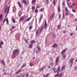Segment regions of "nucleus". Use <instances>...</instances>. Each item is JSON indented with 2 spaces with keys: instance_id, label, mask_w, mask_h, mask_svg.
<instances>
[{
  "instance_id": "obj_1",
  "label": "nucleus",
  "mask_w": 77,
  "mask_h": 77,
  "mask_svg": "<svg viewBox=\"0 0 77 77\" xmlns=\"http://www.w3.org/2000/svg\"><path fill=\"white\" fill-rule=\"evenodd\" d=\"M22 3H23L25 6V5H29V2L28 1H26V0H23L22 1Z\"/></svg>"
},
{
  "instance_id": "obj_2",
  "label": "nucleus",
  "mask_w": 77,
  "mask_h": 77,
  "mask_svg": "<svg viewBox=\"0 0 77 77\" xmlns=\"http://www.w3.org/2000/svg\"><path fill=\"white\" fill-rule=\"evenodd\" d=\"M44 26H43L42 28L40 29V30L39 31L40 35L41 34V32H42V31L44 30Z\"/></svg>"
},
{
  "instance_id": "obj_3",
  "label": "nucleus",
  "mask_w": 77,
  "mask_h": 77,
  "mask_svg": "<svg viewBox=\"0 0 77 77\" xmlns=\"http://www.w3.org/2000/svg\"><path fill=\"white\" fill-rule=\"evenodd\" d=\"M67 50L66 48L64 50H63V51L61 52V54H63L66 52V51Z\"/></svg>"
},
{
  "instance_id": "obj_4",
  "label": "nucleus",
  "mask_w": 77,
  "mask_h": 77,
  "mask_svg": "<svg viewBox=\"0 0 77 77\" xmlns=\"http://www.w3.org/2000/svg\"><path fill=\"white\" fill-rule=\"evenodd\" d=\"M62 58H63V59L64 60L65 59H66V56L65 54H63L62 55Z\"/></svg>"
},
{
  "instance_id": "obj_5",
  "label": "nucleus",
  "mask_w": 77,
  "mask_h": 77,
  "mask_svg": "<svg viewBox=\"0 0 77 77\" xmlns=\"http://www.w3.org/2000/svg\"><path fill=\"white\" fill-rule=\"evenodd\" d=\"M59 57H57L56 59V60H55V65H57V62H58V60H59Z\"/></svg>"
},
{
  "instance_id": "obj_6",
  "label": "nucleus",
  "mask_w": 77,
  "mask_h": 77,
  "mask_svg": "<svg viewBox=\"0 0 77 77\" xmlns=\"http://www.w3.org/2000/svg\"><path fill=\"white\" fill-rule=\"evenodd\" d=\"M33 43H30L29 44V48H33Z\"/></svg>"
},
{
  "instance_id": "obj_7",
  "label": "nucleus",
  "mask_w": 77,
  "mask_h": 77,
  "mask_svg": "<svg viewBox=\"0 0 77 77\" xmlns=\"http://www.w3.org/2000/svg\"><path fill=\"white\" fill-rule=\"evenodd\" d=\"M1 63L3 65H4V66H5V62L4 61V60H1Z\"/></svg>"
},
{
  "instance_id": "obj_8",
  "label": "nucleus",
  "mask_w": 77,
  "mask_h": 77,
  "mask_svg": "<svg viewBox=\"0 0 77 77\" xmlns=\"http://www.w3.org/2000/svg\"><path fill=\"white\" fill-rule=\"evenodd\" d=\"M47 26V21H45L44 24V29H45L46 27Z\"/></svg>"
},
{
  "instance_id": "obj_9",
  "label": "nucleus",
  "mask_w": 77,
  "mask_h": 77,
  "mask_svg": "<svg viewBox=\"0 0 77 77\" xmlns=\"http://www.w3.org/2000/svg\"><path fill=\"white\" fill-rule=\"evenodd\" d=\"M17 4H18V5H19V6L20 8H22L23 7V6L21 5V3L20 2H17Z\"/></svg>"
},
{
  "instance_id": "obj_10",
  "label": "nucleus",
  "mask_w": 77,
  "mask_h": 77,
  "mask_svg": "<svg viewBox=\"0 0 77 77\" xmlns=\"http://www.w3.org/2000/svg\"><path fill=\"white\" fill-rule=\"evenodd\" d=\"M57 11L59 12V13H60V5H59L58 7L57 8Z\"/></svg>"
},
{
  "instance_id": "obj_11",
  "label": "nucleus",
  "mask_w": 77,
  "mask_h": 77,
  "mask_svg": "<svg viewBox=\"0 0 77 77\" xmlns=\"http://www.w3.org/2000/svg\"><path fill=\"white\" fill-rule=\"evenodd\" d=\"M52 46L54 48H55V47H57L58 45L56 44H54Z\"/></svg>"
},
{
  "instance_id": "obj_12",
  "label": "nucleus",
  "mask_w": 77,
  "mask_h": 77,
  "mask_svg": "<svg viewBox=\"0 0 77 77\" xmlns=\"http://www.w3.org/2000/svg\"><path fill=\"white\" fill-rule=\"evenodd\" d=\"M14 51L15 52V53H19L20 52V50L18 49H15L14 50Z\"/></svg>"
},
{
  "instance_id": "obj_13",
  "label": "nucleus",
  "mask_w": 77,
  "mask_h": 77,
  "mask_svg": "<svg viewBox=\"0 0 77 77\" xmlns=\"http://www.w3.org/2000/svg\"><path fill=\"white\" fill-rule=\"evenodd\" d=\"M50 75V73H47L46 74V75H43V77H48V76Z\"/></svg>"
},
{
  "instance_id": "obj_14",
  "label": "nucleus",
  "mask_w": 77,
  "mask_h": 77,
  "mask_svg": "<svg viewBox=\"0 0 77 77\" xmlns=\"http://www.w3.org/2000/svg\"><path fill=\"white\" fill-rule=\"evenodd\" d=\"M32 16H31L30 17H29V18L27 19L26 20V21H29V20L32 18Z\"/></svg>"
},
{
  "instance_id": "obj_15",
  "label": "nucleus",
  "mask_w": 77,
  "mask_h": 77,
  "mask_svg": "<svg viewBox=\"0 0 77 77\" xmlns=\"http://www.w3.org/2000/svg\"><path fill=\"white\" fill-rule=\"evenodd\" d=\"M24 19V16H22L20 17L19 20V21H21V20H22Z\"/></svg>"
},
{
  "instance_id": "obj_16",
  "label": "nucleus",
  "mask_w": 77,
  "mask_h": 77,
  "mask_svg": "<svg viewBox=\"0 0 77 77\" xmlns=\"http://www.w3.org/2000/svg\"><path fill=\"white\" fill-rule=\"evenodd\" d=\"M21 71V70H19L17 71V72H16L15 74H19L20 72Z\"/></svg>"
},
{
  "instance_id": "obj_17",
  "label": "nucleus",
  "mask_w": 77,
  "mask_h": 77,
  "mask_svg": "<svg viewBox=\"0 0 77 77\" xmlns=\"http://www.w3.org/2000/svg\"><path fill=\"white\" fill-rule=\"evenodd\" d=\"M35 2H36V0H32V4L33 5V4H35Z\"/></svg>"
},
{
  "instance_id": "obj_18",
  "label": "nucleus",
  "mask_w": 77,
  "mask_h": 77,
  "mask_svg": "<svg viewBox=\"0 0 77 77\" xmlns=\"http://www.w3.org/2000/svg\"><path fill=\"white\" fill-rule=\"evenodd\" d=\"M37 47L38 49V50H39V51H41V48H40V47L39 46H37Z\"/></svg>"
},
{
  "instance_id": "obj_19",
  "label": "nucleus",
  "mask_w": 77,
  "mask_h": 77,
  "mask_svg": "<svg viewBox=\"0 0 77 77\" xmlns=\"http://www.w3.org/2000/svg\"><path fill=\"white\" fill-rule=\"evenodd\" d=\"M65 65H64L63 66L62 68V69H61V71H62L65 69Z\"/></svg>"
},
{
  "instance_id": "obj_20",
  "label": "nucleus",
  "mask_w": 77,
  "mask_h": 77,
  "mask_svg": "<svg viewBox=\"0 0 77 77\" xmlns=\"http://www.w3.org/2000/svg\"><path fill=\"white\" fill-rule=\"evenodd\" d=\"M45 68V66H43L40 69V71H43V70H44V69Z\"/></svg>"
},
{
  "instance_id": "obj_21",
  "label": "nucleus",
  "mask_w": 77,
  "mask_h": 77,
  "mask_svg": "<svg viewBox=\"0 0 77 77\" xmlns=\"http://www.w3.org/2000/svg\"><path fill=\"white\" fill-rule=\"evenodd\" d=\"M62 73H60L59 75H58V77H62Z\"/></svg>"
},
{
  "instance_id": "obj_22",
  "label": "nucleus",
  "mask_w": 77,
  "mask_h": 77,
  "mask_svg": "<svg viewBox=\"0 0 77 77\" xmlns=\"http://www.w3.org/2000/svg\"><path fill=\"white\" fill-rule=\"evenodd\" d=\"M35 40H32V41L31 42V44H35Z\"/></svg>"
},
{
  "instance_id": "obj_23",
  "label": "nucleus",
  "mask_w": 77,
  "mask_h": 77,
  "mask_svg": "<svg viewBox=\"0 0 77 77\" xmlns=\"http://www.w3.org/2000/svg\"><path fill=\"white\" fill-rule=\"evenodd\" d=\"M60 66H59L58 68L57 69V71H60Z\"/></svg>"
},
{
  "instance_id": "obj_24",
  "label": "nucleus",
  "mask_w": 77,
  "mask_h": 77,
  "mask_svg": "<svg viewBox=\"0 0 77 77\" xmlns=\"http://www.w3.org/2000/svg\"><path fill=\"white\" fill-rule=\"evenodd\" d=\"M52 69L54 72H56V68H53Z\"/></svg>"
},
{
  "instance_id": "obj_25",
  "label": "nucleus",
  "mask_w": 77,
  "mask_h": 77,
  "mask_svg": "<svg viewBox=\"0 0 77 77\" xmlns=\"http://www.w3.org/2000/svg\"><path fill=\"white\" fill-rule=\"evenodd\" d=\"M26 66V64H24L22 66V68H24V66Z\"/></svg>"
},
{
  "instance_id": "obj_26",
  "label": "nucleus",
  "mask_w": 77,
  "mask_h": 77,
  "mask_svg": "<svg viewBox=\"0 0 77 77\" xmlns=\"http://www.w3.org/2000/svg\"><path fill=\"white\" fill-rule=\"evenodd\" d=\"M55 15V14L54 13L53 14H52L51 15V17H54V15Z\"/></svg>"
},
{
  "instance_id": "obj_27",
  "label": "nucleus",
  "mask_w": 77,
  "mask_h": 77,
  "mask_svg": "<svg viewBox=\"0 0 77 77\" xmlns=\"http://www.w3.org/2000/svg\"><path fill=\"white\" fill-rule=\"evenodd\" d=\"M65 9L66 11V12H68L69 11L68 9V8H67V7H66L65 8Z\"/></svg>"
},
{
  "instance_id": "obj_28",
  "label": "nucleus",
  "mask_w": 77,
  "mask_h": 77,
  "mask_svg": "<svg viewBox=\"0 0 77 77\" xmlns=\"http://www.w3.org/2000/svg\"><path fill=\"white\" fill-rule=\"evenodd\" d=\"M53 17H52V16H51L50 17V20H53Z\"/></svg>"
},
{
  "instance_id": "obj_29",
  "label": "nucleus",
  "mask_w": 77,
  "mask_h": 77,
  "mask_svg": "<svg viewBox=\"0 0 77 77\" xmlns=\"http://www.w3.org/2000/svg\"><path fill=\"white\" fill-rule=\"evenodd\" d=\"M12 20L14 23H15V19H12Z\"/></svg>"
},
{
  "instance_id": "obj_30",
  "label": "nucleus",
  "mask_w": 77,
  "mask_h": 77,
  "mask_svg": "<svg viewBox=\"0 0 77 77\" xmlns=\"http://www.w3.org/2000/svg\"><path fill=\"white\" fill-rule=\"evenodd\" d=\"M11 28H12V29H14L15 28V27H15V26H11Z\"/></svg>"
},
{
  "instance_id": "obj_31",
  "label": "nucleus",
  "mask_w": 77,
  "mask_h": 77,
  "mask_svg": "<svg viewBox=\"0 0 77 77\" xmlns=\"http://www.w3.org/2000/svg\"><path fill=\"white\" fill-rule=\"evenodd\" d=\"M6 21H7V24H8L9 23V20H8V18L6 19Z\"/></svg>"
},
{
  "instance_id": "obj_32",
  "label": "nucleus",
  "mask_w": 77,
  "mask_h": 77,
  "mask_svg": "<svg viewBox=\"0 0 77 77\" xmlns=\"http://www.w3.org/2000/svg\"><path fill=\"white\" fill-rule=\"evenodd\" d=\"M38 10L37 8H36V9L35 10V14H36V13H37V12H38Z\"/></svg>"
},
{
  "instance_id": "obj_33",
  "label": "nucleus",
  "mask_w": 77,
  "mask_h": 77,
  "mask_svg": "<svg viewBox=\"0 0 77 77\" xmlns=\"http://www.w3.org/2000/svg\"><path fill=\"white\" fill-rule=\"evenodd\" d=\"M38 29H37V30L36 31V35L37 36V35H38V33H38Z\"/></svg>"
},
{
  "instance_id": "obj_34",
  "label": "nucleus",
  "mask_w": 77,
  "mask_h": 77,
  "mask_svg": "<svg viewBox=\"0 0 77 77\" xmlns=\"http://www.w3.org/2000/svg\"><path fill=\"white\" fill-rule=\"evenodd\" d=\"M30 66H34L33 64L32 63H30Z\"/></svg>"
},
{
  "instance_id": "obj_35",
  "label": "nucleus",
  "mask_w": 77,
  "mask_h": 77,
  "mask_svg": "<svg viewBox=\"0 0 77 77\" xmlns=\"http://www.w3.org/2000/svg\"><path fill=\"white\" fill-rule=\"evenodd\" d=\"M9 9H10V6H9L8 8V9L7 11V13H8V12H9Z\"/></svg>"
},
{
  "instance_id": "obj_36",
  "label": "nucleus",
  "mask_w": 77,
  "mask_h": 77,
  "mask_svg": "<svg viewBox=\"0 0 77 77\" xmlns=\"http://www.w3.org/2000/svg\"><path fill=\"white\" fill-rule=\"evenodd\" d=\"M2 18H3V17H2V14L0 15V19L1 20L2 19Z\"/></svg>"
},
{
  "instance_id": "obj_37",
  "label": "nucleus",
  "mask_w": 77,
  "mask_h": 77,
  "mask_svg": "<svg viewBox=\"0 0 77 77\" xmlns=\"http://www.w3.org/2000/svg\"><path fill=\"white\" fill-rule=\"evenodd\" d=\"M35 9V8L33 6H32V11H33L34 9Z\"/></svg>"
},
{
  "instance_id": "obj_38",
  "label": "nucleus",
  "mask_w": 77,
  "mask_h": 77,
  "mask_svg": "<svg viewBox=\"0 0 77 77\" xmlns=\"http://www.w3.org/2000/svg\"><path fill=\"white\" fill-rule=\"evenodd\" d=\"M32 27H33V26H29V30H31V29H32Z\"/></svg>"
},
{
  "instance_id": "obj_39",
  "label": "nucleus",
  "mask_w": 77,
  "mask_h": 77,
  "mask_svg": "<svg viewBox=\"0 0 77 77\" xmlns=\"http://www.w3.org/2000/svg\"><path fill=\"white\" fill-rule=\"evenodd\" d=\"M74 58H72L70 60V62L71 63H72V62L74 60Z\"/></svg>"
},
{
  "instance_id": "obj_40",
  "label": "nucleus",
  "mask_w": 77,
  "mask_h": 77,
  "mask_svg": "<svg viewBox=\"0 0 77 77\" xmlns=\"http://www.w3.org/2000/svg\"><path fill=\"white\" fill-rule=\"evenodd\" d=\"M55 3H56V1H55L54 0H53V4L54 5H55Z\"/></svg>"
},
{
  "instance_id": "obj_41",
  "label": "nucleus",
  "mask_w": 77,
  "mask_h": 77,
  "mask_svg": "<svg viewBox=\"0 0 77 77\" xmlns=\"http://www.w3.org/2000/svg\"><path fill=\"white\" fill-rule=\"evenodd\" d=\"M59 17L60 19V17H61V14H60L59 15Z\"/></svg>"
},
{
  "instance_id": "obj_42",
  "label": "nucleus",
  "mask_w": 77,
  "mask_h": 77,
  "mask_svg": "<svg viewBox=\"0 0 77 77\" xmlns=\"http://www.w3.org/2000/svg\"><path fill=\"white\" fill-rule=\"evenodd\" d=\"M55 77H59V74H57L56 75H55Z\"/></svg>"
},
{
  "instance_id": "obj_43",
  "label": "nucleus",
  "mask_w": 77,
  "mask_h": 77,
  "mask_svg": "<svg viewBox=\"0 0 77 77\" xmlns=\"http://www.w3.org/2000/svg\"><path fill=\"white\" fill-rule=\"evenodd\" d=\"M72 11L73 12H75V10L74 9H72Z\"/></svg>"
},
{
  "instance_id": "obj_44",
  "label": "nucleus",
  "mask_w": 77,
  "mask_h": 77,
  "mask_svg": "<svg viewBox=\"0 0 77 77\" xmlns=\"http://www.w3.org/2000/svg\"><path fill=\"white\" fill-rule=\"evenodd\" d=\"M66 15H68V13L67 12H66L65 13Z\"/></svg>"
},
{
  "instance_id": "obj_45",
  "label": "nucleus",
  "mask_w": 77,
  "mask_h": 77,
  "mask_svg": "<svg viewBox=\"0 0 77 77\" xmlns=\"http://www.w3.org/2000/svg\"><path fill=\"white\" fill-rule=\"evenodd\" d=\"M50 65H51V66H53V63L51 62V63Z\"/></svg>"
},
{
  "instance_id": "obj_46",
  "label": "nucleus",
  "mask_w": 77,
  "mask_h": 77,
  "mask_svg": "<svg viewBox=\"0 0 77 77\" xmlns=\"http://www.w3.org/2000/svg\"><path fill=\"white\" fill-rule=\"evenodd\" d=\"M43 18V16H41L40 17V19H42Z\"/></svg>"
},
{
  "instance_id": "obj_47",
  "label": "nucleus",
  "mask_w": 77,
  "mask_h": 77,
  "mask_svg": "<svg viewBox=\"0 0 77 77\" xmlns=\"http://www.w3.org/2000/svg\"><path fill=\"white\" fill-rule=\"evenodd\" d=\"M26 77H28V75H29V73H27L26 74Z\"/></svg>"
},
{
  "instance_id": "obj_48",
  "label": "nucleus",
  "mask_w": 77,
  "mask_h": 77,
  "mask_svg": "<svg viewBox=\"0 0 77 77\" xmlns=\"http://www.w3.org/2000/svg\"><path fill=\"white\" fill-rule=\"evenodd\" d=\"M25 41L26 42V43H28V42H29L27 40H25Z\"/></svg>"
},
{
  "instance_id": "obj_49",
  "label": "nucleus",
  "mask_w": 77,
  "mask_h": 77,
  "mask_svg": "<svg viewBox=\"0 0 77 77\" xmlns=\"http://www.w3.org/2000/svg\"><path fill=\"white\" fill-rule=\"evenodd\" d=\"M6 21V19H5L3 21V23H5V22Z\"/></svg>"
},
{
  "instance_id": "obj_50",
  "label": "nucleus",
  "mask_w": 77,
  "mask_h": 77,
  "mask_svg": "<svg viewBox=\"0 0 77 77\" xmlns=\"http://www.w3.org/2000/svg\"><path fill=\"white\" fill-rule=\"evenodd\" d=\"M60 25H58L57 26V28L58 29H60Z\"/></svg>"
},
{
  "instance_id": "obj_51",
  "label": "nucleus",
  "mask_w": 77,
  "mask_h": 77,
  "mask_svg": "<svg viewBox=\"0 0 77 77\" xmlns=\"http://www.w3.org/2000/svg\"><path fill=\"white\" fill-rule=\"evenodd\" d=\"M4 42H0V44H3Z\"/></svg>"
},
{
  "instance_id": "obj_52",
  "label": "nucleus",
  "mask_w": 77,
  "mask_h": 77,
  "mask_svg": "<svg viewBox=\"0 0 77 77\" xmlns=\"http://www.w3.org/2000/svg\"><path fill=\"white\" fill-rule=\"evenodd\" d=\"M66 32V30L63 31V33H65Z\"/></svg>"
},
{
  "instance_id": "obj_53",
  "label": "nucleus",
  "mask_w": 77,
  "mask_h": 77,
  "mask_svg": "<svg viewBox=\"0 0 77 77\" xmlns=\"http://www.w3.org/2000/svg\"><path fill=\"white\" fill-rule=\"evenodd\" d=\"M15 54H16V53L14 51V53L13 54V55L15 56Z\"/></svg>"
},
{
  "instance_id": "obj_54",
  "label": "nucleus",
  "mask_w": 77,
  "mask_h": 77,
  "mask_svg": "<svg viewBox=\"0 0 77 77\" xmlns=\"http://www.w3.org/2000/svg\"><path fill=\"white\" fill-rule=\"evenodd\" d=\"M63 5H65V1H63Z\"/></svg>"
},
{
  "instance_id": "obj_55",
  "label": "nucleus",
  "mask_w": 77,
  "mask_h": 77,
  "mask_svg": "<svg viewBox=\"0 0 77 77\" xmlns=\"http://www.w3.org/2000/svg\"><path fill=\"white\" fill-rule=\"evenodd\" d=\"M75 4L74 3H72V6H75Z\"/></svg>"
},
{
  "instance_id": "obj_56",
  "label": "nucleus",
  "mask_w": 77,
  "mask_h": 77,
  "mask_svg": "<svg viewBox=\"0 0 77 77\" xmlns=\"http://www.w3.org/2000/svg\"><path fill=\"white\" fill-rule=\"evenodd\" d=\"M70 6L71 8H73V7H72V6H71V5H70Z\"/></svg>"
},
{
  "instance_id": "obj_57",
  "label": "nucleus",
  "mask_w": 77,
  "mask_h": 77,
  "mask_svg": "<svg viewBox=\"0 0 77 77\" xmlns=\"http://www.w3.org/2000/svg\"><path fill=\"white\" fill-rule=\"evenodd\" d=\"M63 18H65V16L63 15Z\"/></svg>"
},
{
  "instance_id": "obj_58",
  "label": "nucleus",
  "mask_w": 77,
  "mask_h": 77,
  "mask_svg": "<svg viewBox=\"0 0 77 77\" xmlns=\"http://www.w3.org/2000/svg\"><path fill=\"white\" fill-rule=\"evenodd\" d=\"M48 0H46V2L47 3H48Z\"/></svg>"
},
{
  "instance_id": "obj_59",
  "label": "nucleus",
  "mask_w": 77,
  "mask_h": 77,
  "mask_svg": "<svg viewBox=\"0 0 77 77\" xmlns=\"http://www.w3.org/2000/svg\"><path fill=\"white\" fill-rule=\"evenodd\" d=\"M67 5H69V2H67Z\"/></svg>"
},
{
  "instance_id": "obj_60",
  "label": "nucleus",
  "mask_w": 77,
  "mask_h": 77,
  "mask_svg": "<svg viewBox=\"0 0 77 77\" xmlns=\"http://www.w3.org/2000/svg\"><path fill=\"white\" fill-rule=\"evenodd\" d=\"M58 72L57 73V74H59V72H60V71H58Z\"/></svg>"
},
{
  "instance_id": "obj_61",
  "label": "nucleus",
  "mask_w": 77,
  "mask_h": 77,
  "mask_svg": "<svg viewBox=\"0 0 77 77\" xmlns=\"http://www.w3.org/2000/svg\"><path fill=\"white\" fill-rule=\"evenodd\" d=\"M8 7H7L5 9V11H6L7 10V9H8Z\"/></svg>"
},
{
  "instance_id": "obj_62",
  "label": "nucleus",
  "mask_w": 77,
  "mask_h": 77,
  "mask_svg": "<svg viewBox=\"0 0 77 77\" xmlns=\"http://www.w3.org/2000/svg\"><path fill=\"white\" fill-rule=\"evenodd\" d=\"M42 19H39V21L40 22H41Z\"/></svg>"
},
{
  "instance_id": "obj_63",
  "label": "nucleus",
  "mask_w": 77,
  "mask_h": 77,
  "mask_svg": "<svg viewBox=\"0 0 77 77\" xmlns=\"http://www.w3.org/2000/svg\"><path fill=\"white\" fill-rule=\"evenodd\" d=\"M41 11H42V12H43V10H42V8H41Z\"/></svg>"
},
{
  "instance_id": "obj_64",
  "label": "nucleus",
  "mask_w": 77,
  "mask_h": 77,
  "mask_svg": "<svg viewBox=\"0 0 77 77\" xmlns=\"http://www.w3.org/2000/svg\"><path fill=\"white\" fill-rule=\"evenodd\" d=\"M2 45L0 44V48H2Z\"/></svg>"
}]
</instances>
